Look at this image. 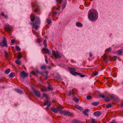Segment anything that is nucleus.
<instances>
[{"instance_id": "obj_14", "label": "nucleus", "mask_w": 123, "mask_h": 123, "mask_svg": "<svg viewBox=\"0 0 123 123\" xmlns=\"http://www.w3.org/2000/svg\"><path fill=\"white\" fill-rule=\"evenodd\" d=\"M34 26V28L35 30H37L39 27V26L37 24H36L35 23H33V27Z\"/></svg>"}, {"instance_id": "obj_36", "label": "nucleus", "mask_w": 123, "mask_h": 123, "mask_svg": "<svg viewBox=\"0 0 123 123\" xmlns=\"http://www.w3.org/2000/svg\"><path fill=\"white\" fill-rule=\"evenodd\" d=\"M39 8L38 7H37L36 9H34V11L36 12H37L38 11H39Z\"/></svg>"}, {"instance_id": "obj_12", "label": "nucleus", "mask_w": 123, "mask_h": 123, "mask_svg": "<svg viewBox=\"0 0 123 123\" xmlns=\"http://www.w3.org/2000/svg\"><path fill=\"white\" fill-rule=\"evenodd\" d=\"M33 23H35L36 24L39 25L40 23V21L39 18L38 17H36L35 19V22Z\"/></svg>"}, {"instance_id": "obj_45", "label": "nucleus", "mask_w": 123, "mask_h": 123, "mask_svg": "<svg viewBox=\"0 0 123 123\" xmlns=\"http://www.w3.org/2000/svg\"><path fill=\"white\" fill-rule=\"evenodd\" d=\"M47 88L49 90H53L52 87L50 86H48L47 87Z\"/></svg>"}, {"instance_id": "obj_2", "label": "nucleus", "mask_w": 123, "mask_h": 123, "mask_svg": "<svg viewBox=\"0 0 123 123\" xmlns=\"http://www.w3.org/2000/svg\"><path fill=\"white\" fill-rule=\"evenodd\" d=\"M70 73L71 74L74 75H80V76L81 77H84L85 76L84 75L80 73H77L76 72H75L74 71H70Z\"/></svg>"}, {"instance_id": "obj_47", "label": "nucleus", "mask_w": 123, "mask_h": 123, "mask_svg": "<svg viewBox=\"0 0 123 123\" xmlns=\"http://www.w3.org/2000/svg\"><path fill=\"white\" fill-rule=\"evenodd\" d=\"M42 90L43 91H46L47 90V89L46 88H43L42 89Z\"/></svg>"}, {"instance_id": "obj_55", "label": "nucleus", "mask_w": 123, "mask_h": 123, "mask_svg": "<svg viewBox=\"0 0 123 123\" xmlns=\"http://www.w3.org/2000/svg\"><path fill=\"white\" fill-rule=\"evenodd\" d=\"M110 123H117L114 120V121H112L110 122Z\"/></svg>"}, {"instance_id": "obj_15", "label": "nucleus", "mask_w": 123, "mask_h": 123, "mask_svg": "<svg viewBox=\"0 0 123 123\" xmlns=\"http://www.w3.org/2000/svg\"><path fill=\"white\" fill-rule=\"evenodd\" d=\"M51 110L53 112L55 113H57L58 112V111L57 109L54 107H52L51 109Z\"/></svg>"}, {"instance_id": "obj_3", "label": "nucleus", "mask_w": 123, "mask_h": 123, "mask_svg": "<svg viewBox=\"0 0 123 123\" xmlns=\"http://www.w3.org/2000/svg\"><path fill=\"white\" fill-rule=\"evenodd\" d=\"M21 77L23 79H24L25 77H27L28 76V74L26 73L24 71H22L20 74Z\"/></svg>"}, {"instance_id": "obj_18", "label": "nucleus", "mask_w": 123, "mask_h": 123, "mask_svg": "<svg viewBox=\"0 0 123 123\" xmlns=\"http://www.w3.org/2000/svg\"><path fill=\"white\" fill-rule=\"evenodd\" d=\"M15 91L17 92L18 93H19L20 94L23 93V92L21 90L18 89H15Z\"/></svg>"}, {"instance_id": "obj_64", "label": "nucleus", "mask_w": 123, "mask_h": 123, "mask_svg": "<svg viewBox=\"0 0 123 123\" xmlns=\"http://www.w3.org/2000/svg\"><path fill=\"white\" fill-rule=\"evenodd\" d=\"M45 62H46V63H48V61L46 59H45Z\"/></svg>"}, {"instance_id": "obj_58", "label": "nucleus", "mask_w": 123, "mask_h": 123, "mask_svg": "<svg viewBox=\"0 0 123 123\" xmlns=\"http://www.w3.org/2000/svg\"><path fill=\"white\" fill-rule=\"evenodd\" d=\"M31 73L34 75H35L36 74V73L34 71H32Z\"/></svg>"}, {"instance_id": "obj_61", "label": "nucleus", "mask_w": 123, "mask_h": 123, "mask_svg": "<svg viewBox=\"0 0 123 123\" xmlns=\"http://www.w3.org/2000/svg\"><path fill=\"white\" fill-rule=\"evenodd\" d=\"M37 42L40 43V39L39 38H37Z\"/></svg>"}, {"instance_id": "obj_63", "label": "nucleus", "mask_w": 123, "mask_h": 123, "mask_svg": "<svg viewBox=\"0 0 123 123\" xmlns=\"http://www.w3.org/2000/svg\"><path fill=\"white\" fill-rule=\"evenodd\" d=\"M48 78V75H46L45 78L46 79H47Z\"/></svg>"}, {"instance_id": "obj_42", "label": "nucleus", "mask_w": 123, "mask_h": 123, "mask_svg": "<svg viewBox=\"0 0 123 123\" xmlns=\"http://www.w3.org/2000/svg\"><path fill=\"white\" fill-rule=\"evenodd\" d=\"M74 100L76 102H78L79 101V99L78 98H74Z\"/></svg>"}, {"instance_id": "obj_28", "label": "nucleus", "mask_w": 123, "mask_h": 123, "mask_svg": "<svg viewBox=\"0 0 123 123\" xmlns=\"http://www.w3.org/2000/svg\"><path fill=\"white\" fill-rule=\"evenodd\" d=\"M40 68L42 69H44L46 68V66L43 65L41 66Z\"/></svg>"}, {"instance_id": "obj_23", "label": "nucleus", "mask_w": 123, "mask_h": 123, "mask_svg": "<svg viewBox=\"0 0 123 123\" xmlns=\"http://www.w3.org/2000/svg\"><path fill=\"white\" fill-rule=\"evenodd\" d=\"M72 122L73 123H81L80 122L76 119L73 120Z\"/></svg>"}, {"instance_id": "obj_9", "label": "nucleus", "mask_w": 123, "mask_h": 123, "mask_svg": "<svg viewBox=\"0 0 123 123\" xmlns=\"http://www.w3.org/2000/svg\"><path fill=\"white\" fill-rule=\"evenodd\" d=\"M94 115L96 117H99L102 114L101 112L99 111L95 112L94 113Z\"/></svg>"}, {"instance_id": "obj_21", "label": "nucleus", "mask_w": 123, "mask_h": 123, "mask_svg": "<svg viewBox=\"0 0 123 123\" xmlns=\"http://www.w3.org/2000/svg\"><path fill=\"white\" fill-rule=\"evenodd\" d=\"M99 103V102H92V104L94 106H96Z\"/></svg>"}, {"instance_id": "obj_41", "label": "nucleus", "mask_w": 123, "mask_h": 123, "mask_svg": "<svg viewBox=\"0 0 123 123\" xmlns=\"http://www.w3.org/2000/svg\"><path fill=\"white\" fill-rule=\"evenodd\" d=\"M117 57L116 56H113L112 57V58L115 61L117 59Z\"/></svg>"}, {"instance_id": "obj_30", "label": "nucleus", "mask_w": 123, "mask_h": 123, "mask_svg": "<svg viewBox=\"0 0 123 123\" xmlns=\"http://www.w3.org/2000/svg\"><path fill=\"white\" fill-rule=\"evenodd\" d=\"M110 100V99L108 97H107L105 98V101L106 102L109 101Z\"/></svg>"}, {"instance_id": "obj_39", "label": "nucleus", "mask_w": 123, "mask_h": 123, "mask_svg": "<svg viewBox=\"0 0 123 123\" xmlns=\"http://www.w3.org/2000/svg\"><path fill=\"white\" fill-rule=\"evenodd\" d=\"M99 97H102L103 98H104L105 97V96L103 95L100 94L99 95Z\"/></svg>"}, {"instance_id": "obj_27", "label": "nucleus", "mask_w": 123, "mask_h": 123, "mask_svg": "<svg viewBox=\"0 0 123 123\" xmlns=\"http://www.w3.org/2000/svg\"><path fill=\"white\" fill-rule=\"evenodd\" d=\"M19 55L17 57V59L18 60L20 59L22 57L21 53V52H19Z\"/></svg>"}, {"instance_id": "obj_16", "label": "nucleus", "mask_w": 123, "mask_h": 123, "mask_svg": "<svg viewBox=\"0 0 123 123\" xmlns=\"http://www.w3.org/2000/svg\"><path fill=\"white\" fill-rule=\"evenodd\" d=\"M30 18H31V20L32 22L35 19V17L34 14H33L32 16V14H31L30 16Z\"/></svg>"}, {"instance_id": "obj_31", "label": "nucleus", "mask_w": 123, "mask_h": 123, "mask_svg": "<svg viewBox=\"0 0 123 123\" xmlns=\"http://www.w3.org/2000/svg\"><path fill=\"white\" fill-rule=\"evenodd\" d=\"M106 106L107 108L111 107V105L110 103H109L106 105Z\"/></svg>"}, {"instance_id": "obj_10", "label": "nucleus", "mask_w": 123, "mask_h": 123, "mask_svg": "<svg viewBox=\"0 0 123 123\" xmlns=\"http://www.w3.org/2000/svg\"><path fill=\"white\" fill-rule=\"evenodd\" d=\"M5 29L8 31H11L9 25H6L4 27Z\"/></svg>"}, {"instance_id": "obj_51", "label": "nucleus", "mask_w": 123, "mask_h": 123, "mask_svg": "<svg viewBox=\"0 0 123 123\" xmlns=\"http://www.w3.org/2000/svg\"><path fill=\"white\" fill-rule=\"evenodd\" d=\"M57 110L59 111L61 110V109H62V108L61 107H57Z\"/></svg>"}, {"instance_id": "obj_20", "label": "nucleus", "mask_w": 123, "mask_h": 123, "mask_svg": "<svg viewBox=\"0 0 123 123\" xmlns=\"http://www.w3.org/2000/svg\"><path fill=\"white\" fill-rule=\"evenodd\" d=\"M15 76L14 74V73H11L8 76L9 78H11Z\"/></svg>"}, {"instance_id": "obj_38", "label": "nucleus", "mask_w": 123, "mask_h": 123, "mask_svg": "<svg viewBox=\"0 0 123 123\" xmlns=\"http://www.w3.org/2000/svg\"><path fill=\"white\" fill-rule=\"evenodd\" d=\"M46 21H47V23L48 24H49L51 22L50 20L48 19H47L46 20Z\"/></svg>"}, {"instance_id": "obj_32", "label": "nucleus", "mask_w": 123, "mask_h": 123, "mask_svg": "<svg viewBox=\"0 0 123 123\" xmlns=\"http://www.w3.org/2000/svg\"><path fill=\"white\" fill-rule=\"evenodd\" d=\"M109 96L111 99H113L114 98V97L115 96L114 95L112 94L110 95Z\"/></svg>"}, {"instance_id": "obj_54", "label": "nucleus", "mask_w": 123, "mask_h": 123, "mask_svg": "<svg viewBox=\"0 0 123 123\" xmlns=\"http://www.w3.org/2000/svg\"><path fill=\"white\" fill-rule=\"evenodd\" d=\"M111 50V48L110 47V48H109L107 49H106V50L107 51H110Z\"/></svg>"}, {"instance_id": "obj_62", "label": "nucleus", "mask_w": 123, "mask_h": 123, "mask_svg": "<svg viewBox=\"0 0 123 123\" xmlns=\"http://www.w3.org/2000/svg\"><path fill=\"white\" fill-rule=\"evenodd\" d=\"M47 67L49 69H51V67H50V66H48Z\"/></svg>"}, {"instance_id": "obj_60", "label": "nucleus", "mask_w": 123, "mask_h": 123, "mask_svg": "<svg viewBox=\"0 0 123 123\" xmlns=\"http://www.w3.org/2000/svg\"><path fill=\"white\" fill-rule=\"evenodd\" d=\"M40 74H41V75H42V76L43 75V72H40Z\"/></svg>"}, {"instance_id": "obj_52", "label": "nucleus", "mask_w": 123, "mask_h": 123, "mask_svg": "<svg viewBox=\"0 0 123 123\" xmlns=\"http://www.w3.org/2000/svg\"><path fill=\"white\" fill-rule=\"evenodd\" d=\"M15 40L14 39H12L11 41V43L12 44L14 43L15 42Z\"/></svg>"}, {"instance_id": "obj_49", "label": "nucleus", "mask_w": 123, "mask_h": 123, "mask_svg": "<svg viewBox=\"0 0 123 123\" xmlns=\"http://www.w3.org/2000/svg\"><path fill=\"white\" fill-rule=\"evenodd\" d=\"M51 105V102L49 101L48 103V104L47 105V106L48 107H49Z\"/></svg>"}, {"instance_id": "obj_53", "label": "nucleus", "mask_w": 123, "mask_h": 123, "mask_svg": "<svg viewBox=\"0 0 123 123\" xmlns=\"http://www.w3.org/2000/svg\"><path fill=\"white\" fill-rule=\"evenodd\" d=\"M89 55V57H92L93 55H92V53L90 52Z\"/></svg>"}, {"instance_id": "obj_57", "label": "nucleus", "mask_w": 123, "mask_h": 123, "mask_svg": "<svg viewBox=\"0 0 123 123\" xmlns=\"http://www.w3.org/2000/svg\"><path fill=\"white\" fill-rule=\"evenodd\" d=\"M121 107H123V101H122V103L121 104Z\"/></svg>"}, {"instance_id": "obj_48", "label": "nucleus", "mask_w": 123, "mask_h": 123, "mask_svg": "<svg viewBox=\"0 0 123 123\" xmlns=\"http://www.w3.org/2000/svg\"><path fill=\"white\" fill-rule=\"evenodd\" d=\"M18 51H19L20 50V49L19 47L18 46H17L16 47Z\"/></svg>"}, {"instance_id": "obj_40", "label": "nucleus", "mask_w": 123, "mask_h": 123, "mask_svg": "<svg viewBox=\"0 0 123 123\" xmlns=\"http://www.w3.org/2000/svg\"><path fill=\"white\" fill-rule=\"evenodd\" d=\"M118 99V97L115 96L113 100L115 101H117Z\"/></svg>"}, {"instance_id": "obj_5", "label": "nucleus", "mask_w": 123, "mask_h": 123, "mask_svg": "<svg viewBox=\"0 0 123 123\" xmlns=\"http://www.w3.org/2000/svg\"><path fill=\"white\" fill-rule=\"evenodd\" d=\"M0 45L2 47H7L6 40L5 38H4L2 42H0Z\"/></svg>"}, {"instance_id": "obj_44", "label": "nucleus", "mask_w": 123, "mask_h": 123, "mask_svg": "<svg viewBox=\"0 0 123 123\" xmlns=\"http://www.w3.org/2000/svg\"><path fill=\"white\" fill-rule=\"evenodd\" d=\"M49 101L47 100L45 102H44L43 103V105H47Z\"/></svg>"}, {"instance_id": "obj_43", "label": "nucleus", "mask_w": 123, "mask_h": 123, "mask_svg": "<svg viewBox=\"0 0 123 123\" xmlns=\"http://www.w3.org/2000/svg\"><path fill=\"white\" fill-rule=\"evenodd\" d=\"M72 94H73V95H74V94L73 93V92L72 91H70L69 92V95H71Z\"/></svg>"}, {"instance_id": "obj_8", "label": "nucleus", "mask_w": 123, "mask_h": 123, "mask_svg": "<svg viewBox=\"0 0 123 123\" xmlns=\"http://www.w3.org/2000/svg\"><path fill=\"white\" fill-rule=\"evenodd\" d=\"M63 113L64 115L66 116H70L72 115V114L69 111H65L63 112Z\"/></svg>"}, {"instance_id": "obj_22", "label": "nucleus", "mask_w": 123, "mask_h": 123, "mask_svg": "<svg viewBox=\"0 0 123 123\" xmlns=\"http://www.w3.org/2000/svg\"><path fill=\"white\" fill-rule=\"evenodd\" d=\"M76 25L78 27H82V24L79 22H77L76 23Z\"/></svg>"}, {"instance_id": "obj_17", "label": "nucleus", "mask_w": 123, "mask_h": 123, "mask_svg": "<svg viewBox=\"0 0 123 123\" xmlns=\"http://www.w3.org/2000/svg\"><path fill=\"white\" fill-rule=\"evenodd\" d=\"M75 107L78 110H80V111L83 110V108L81 107L80 106H79L77 105H76L75 106Z\"/></svg>"}, {"instance_id": "obj_50", "label": "nucleus", "mask_w": 123, "mask_h": 123, "mask_svg": "<svg viewBox=\"0 0 123 123\" xmlns=\"http://www.w3.org/2000/svg\"><path fill=\"white\" fill-rule=\"evenodd\" d=\"M57 13V12H55L53 14V16H55Z\"/></svg>"}, {"instance_id": "obj_33", "label": "nucleus", "mask_w": 123, "mask_h": 123, "mask_svg": "<svg viewBox=\"0 0 123 123\" xmlns=\"http://www.w3.org/2000/svg\"><path fill=\"white\" fill-rule=\"evenodd\" d=\"M66 4H67V2H64V3H63V4L62 6V8H64L66 6Z\"/></svg>"}, {"instance_id": "obj_46", "label": "nucleus", "mask_w": 123, "mask_h": 123, "mask_svg": "<svg viewBox=\"0 0 123 123\" xmlns=\"http://www.w3.org/2000/svg\"><path fill=\"white\" fill-rule=\"evenodd\" d=\"M93 74L95 76H96L98 74V72H94L93 73Z\"/></svg>"}, {"instance_id": "obj_11", "label": "nucleus", "mask_w": 123, "mask_h": 123, "mask_svg": "<svg viewBox=\"0 0 123 123\" xmlns=\"http://www.w3.org/2000/svg\"><path fill=\"white\" fill-rule=\"evenodd\" d=\"M42 51L43 53L49 54V51L48 49L47 48H43L42 49Z\"/></svg>"}, {"instance_id": "obj_56", "label": "nucleus", "mask_w": 123, "mask_h": 123, "mask_svg": "<svg viewBox=\"0 0 123 123\" xmlns=\"http://www.w3.org/2000/svg\"><path fill=\"white\" fill-rule=\"evenodd\" d=\"M44 73L46 74V75H48V72L47 71H45L44 72Z\"/></svg>"}, {"instance_id": "obj_25", "label": "nucleus", "mask_w": 123, "mask_h": 123, "mask_svg": "<svg viewBox=\"0 0 123 123\" xmlns=\"http://www.w3.org/2000/svg\"><path fill=\"white\" fill-rule=\"evenodd\" d=\"M1 15L3 17H4V18H7V15H5L4 13L2 12L1 13Z\"/></svg>"}, {"instance_id": "obj_29", "label": "nucleus", "mask_w": 123, "mask_h": 123, "mask_svg": "<svg viewBox=\"0 0 123 123\" xmlns=\"http://www.w3.org/2000/svg\"><path fill=\"white\" fill-rule=\"evenodd\" d=\"M92 98V96L89 95H87L86 97V99L88 100H90Z\"/></svg>"}, {"instance_id": "obj_6", "label": "nucleus", "mask_w": 123, "mask_h": 123, "mask_svg": "<svg viewBox=\"0 0 123 123\" xmlns=\"http://www.w3.org/2000/svg\"><path fill=\"white\" fill-rule=\"evenodd\" d=\"M4 56L5 58L7 60H9L10 59V56L9 54L7 53L6 51H4Z\"/></svg>"}, {"instance_id": "obj_7", "label": "nucleus", "mask_w": 123, "mask_h": 123, "mask_svg": "<svg viewBox=\"0 0 123 123\" xmlns=\"http://www.w3.org/2000/svg\"><path fill=\"white\" fill-rule=\"evenodd\" d=\"M33 92L38 97H39L40 96V93L39 91L34 89L33 90Z\"/></svg>"}, {"instance_id": "obj_34", "label": "nucleus", "mask_w": 123, "mask_h": 123, "mask_svg": "<svg viewBox=\"0 0 123 123\" xmlns=\"http://www.w3.org/2000/svg\"><path fill=\"white\" fill-rule=\"evenodd\" d=\"M43 44L44 45V46L45 47H46L47 46L46 41V40H44L43 42Z\"/></svg>"}, {"instance_id": "obj_37", "label": "nucleus", "mask_w": 123, "mask_h": 123, "mask_svg": "<svg viewBox=\"0 0 123 123\" xmlns=\"http://www.w3.org/2000/svg\"><path fill=\"white\" fill-rule=\"evenodd\" d=\"M62 0H56V1L57 3H61L62 1Z\"/></svg>"}, {"instance_id": "obj_13", "label": "nucleus", "mask_w": 123, "mask_h": 123, "mask_svg": "<svg viewBox=\"0 0 123 123\" xmlns=\"http://www.w3.org/2000/svg\"><path fill=\"white\" fill-rule=\"evenodd\" d=\"M89 110L88 109H85V110L83 111V113L85 115L87 116L88 115V114L87 113V112H88Z\"/></svg>"}, {"instance_id": "obj_35", "label": "nucleus", "mask_w": 123, "mask_h": 123, "mask_svg": "<svg viewBox=\"0 0 123 123\" xmlns=\"http://www.w3.org/2000/svg\"><path fill=\"white\" fill-rule=\"evenodd\" d=\"M16 63L18 65H20L21 64L20 62L18 60H16L15 61Z\"/></svg>"}, {"instance_id": "obj_59", "label": "nucleus", "mask_w": 123, "mask_h": 123, "mask_svg": "<svg viewBox=\"0 0 123 123\" xmlns=\"http://www.w3.org/2000/svg\"><path fill=\"white\" fill-rule=\"evenodd\" d=\"M43 96H45L46 98H48V97H47V95L46 94H43Z\"/></svg>"}, {"instance_id": "obj_26", "label": "nucleus", "mask_w": 123, "mask_h": 123, "mask_svg": "<svg viewBox=\"0 0 123 123\" xmlns=\"http://www.w3.org/2000/svg\"><path fill=\"white\" fill-rule=\"evenodd\" d=\"M88 123H97L95 121L94 119L92 118L91 122Z\"/></svg>"}, {"instance_id": "obj_1", "label": "nucleus", "mask_w": 123, "mask_h": 123, "mask_svg": "<svg viewBox=\"0 0 123 123\" xmlns=\"http://www.w3.org/2000/svg\"><path fill=\"white\" fill-rule=\"evenodd\" d=\"M88 17L91 21H95L98 18V13L97 11L94 9L90 10L88 13Z\"/></svg>"}, {"instance_id": "obj_4", "label": "nucleus", "mask_w": 123, "mask_h": 123, "mask_svg": "<svg viewBox=\"0 0 123 123\" xmlns=\"http://www.w3.org/2000/svg\"><path fill=\"white\" fill-rule=\"evenodd\" d=\"M52 52L55 58L58 59L61 57L57 51H56L55 52L54 50H52Z\"/></svg>"}, {"instance_id": "obj_19", "label": "nucleus", "mask_w": 123, "mask_h": 123, "mask_svg": "<svg viewBox=\"0 0 123 123\" xmlns=\"http://www.w3.org/2000/svg\"><path fill=\"white\" fill-rule=\"evenodd\" d=\"M117 53V55H121L122 54V51L121 49L118 50L116 52Z\"/></svg>"}, {"instance_id": "obj_24", "label": "nucleus", "mask_w": 123, "mask_h": 123, "mask_svg": "<svg viewBox=\"0 0 123 123\" xmlns=\"http://www.w3.org/2000/svg\"><path fill=\"white\" fill-rule=\"evenodd\" d=\"M10 69L8 68L5 70V73L6 74H8L10 72Z\"/></svg>"}]
</instances>
